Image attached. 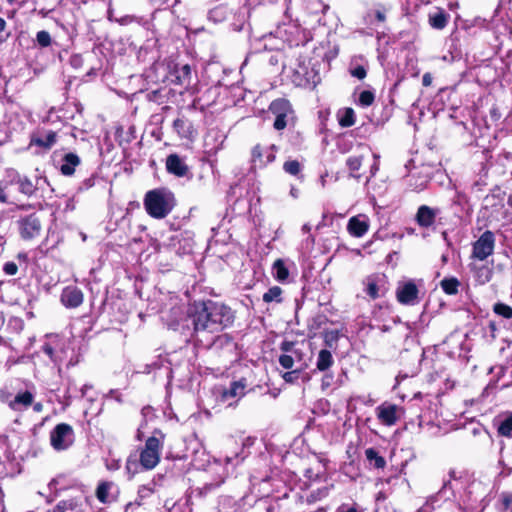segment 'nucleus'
Masks as SVG:
<instances>
[{"label":"nucleus","mask_w":512,"mask_h":512,"mask_svg":"<svg viewBox=\"0 0 512 512\" xmlns=\"http://www.w3.org/2000/svg\"><path fill=\"white\" fill-rule=\"evenodd\" d=\"M3 271L5 272V274L13 276L17 273L18 266L14 262H6L3 266Z\"/></svg>","instance_id":"nucleus-55"},{"label":"nucleus","mask_w":512,"mask_h":512,"mask_svg":"<svg viewBox=\"0 0 512 512\" xmlns=\"http://www.w3.org/2000/svg\"><path fill=\"white\" fill-rule=\"evenodd\" d=\"M97 180V175L92 174L90 177L84 179L78 186L77 191L78 192H84L92 188Z\"/></svg>","instance_id":"nucleus-46"},{"label":"nucleus","mask_w":512,"mask_h":512,"mask_svg":"<svg viewBox=\"0 0 512 512\" xmlns=\"http://www.w3.org/2000/svg\"><path fill=\"white\" fill-rule=\"evenodd\" d=\"M441 288L443 291L448 295H455L458 292V287L460 285V282L457 278L451 277V278H445L440 283Z\"/></svg>","instance_id":"nucleus-37"},{"label":"nucleus","mask_w":512,"mask_h":512,"mask_svg":"<svg viewBox=\"0 0 512 512\" xmlns=\"http://www.w3.org/2000/svg\"><path fill=\"white\" fill-rule=\"evenodd\" d=\"M375 100V94L371 90H363L360 92L357 104L363 108L369 107Z\"/></svg>","instance_id":"nucleus-39"},{"label":"nucleus","mask_w":512,"mask_h":512,"mask_svg":"<svg viewBox=\"0 0 512 512\" xmlns=\"http://www.w3.org/2000/svg\"><path fill=\"white\" fill-rule=\"evenodd\" d=\"M298 371H290V372H286L284 375H283V378L286 382H293L295 381V379L298 378Z\"/></svg>","instance_id":"nucleus-57"},{"label":"nucleus","mask_w":512,"mask_h":512,"mask_svg":"<svg viewBox=\"0 0 512 512\" xmlns=\"http://www.w3.org/2000/svg\"><path fill=\"white\" fill-rule=\"evenodd\" d=\"M269 109H270L271 113L274 114L275 116L293 113L290 102L283 98H279V99L272 101Z\"/></svg>","instance_id":"nucleus-27"},{"label":"nucleus","mask_w":512,"mask_h":512,"mask_svg":"<svg viewBox=\"0 0 512 512\" xmlns=\"http://www.w3.org/2000/svg\"><path fill=\"white\" fill-rule=\"evenodd\" d=\"M439 208H431L427 205H421L416 214V221L420 227L428 228L435 222L436 217L440 214Z\"/></svg>","instance_id":"nucleus-14"},{"label":"nucleus","mask_w":512,"mask_h":512,"mask_svg":"<svg viewBox=\"0 0 512 512\" xmlns=\"http://www.w3.org/2000/svg\"><path fill=\"white\" fill-rule=\"evenodd\" d=\"M338 339V332L337 331H330V332H327L325 334V344L332 348L333 347V344L337 341Z\"/></svg>","instance_id":"nucleus-54"},{"label":"nucleus","mask_w":512,"mask_h":512,"mask_svg":"<svg viewBox=\"0 0 512 512\" xmlns=\"http://www.w3.org/2000/svg\"><path fill=\"white\" fill-rule=\"evenodd\" d=\"M379 290L380 288L377 283L373 279L369 278L365 289L366 294L372 299H377L380 297Z\"/></svg>","instance_id":"nucleus-45"},{"label":"nucleus","mask_w":512,"mask_h":512,"mask_svg":"<svg viewBox=\"0 0 512 512\" xmlns=\"http://www.w3.org/2000/svg\"><path fill=\"white\" fill-rule=\"evenodd\" d=\"M337 118L341 127H351L355 124V112L352 108H344L338 111Z\"/></svg>","instance_id":"nucleus-30"},{"label":"nucleus","mask_w":512,"mask_h":512,"mask_svg":"<svg viewBox=\"0 0 512 512\" xmlns=\"http://www.w3.org/2000/svg\"><path fill=\"white\" fill-rule=\"evenodd\" d=\"M41 350L44 354H46L52 362L55 364H59L62 362V357L58 353V351L55 350V348L50 343H45Z\"/></svg>","instance_id":"nucleus-40"},{"label":"nucleus","mask_w":512,"mask_h":512,"mask_svg":"<svg viewBox=\"0 0 512 512\" xmlns=\"http://www.w3.org/2000/svg\"><path fill=\"white\" fill-rule=\"evenodd\" d=\"M497 315H500L506 319L512 318V307L504 303H496L493 308Z\"/></svg>","instance_id":"nucleus-42"},{"label":"nucleus","mask_w":512,"mask_h":512,"mask_svg":"<svg viewBox=\"0 0 512 512\" xmlns=\"http://www.w3.org/2000/svg\"><path fill=\"white\" fill-rule=\"evenodd\" d=\"M497 432L500 436L512 438V413L499 422Z\"/></svg>","instance_id":"nucleus-36"},{"label":"nucleus","mask_w":512,"mask_h":512,"mask_svg":"<svg viewBox=\"0 0 512 512\" xmlns=\"http://www.w3.org/2000/svg\"><path fill=\"white\" fill-rule=\"evenodd\" d=\"M41 182L48 184L46 178L36 177L35 180L33 181L28 176L21 175L19 173H15L10 180V183L12 185L17 186L18 191L20 193H22L23 195H25L29 198L36 195V192L40 188Z\"/></svg>","instance_id":"nucleus-7"},{"label":"nucleus","mask_w":512,"mask_h":512,"mask_svg":"<svg viewBox=\"0 0 512 512\" xmlns=\"http://www.w3.org/2000/svg\"><path fill=\"white\" fill-rule=\"evenodd\" d=\"M57 140V133L53 130L40 129L38 130L31 139V144L44 148L50 149Z\"/></svg>","instance_id":"nucleus-16"},{"label":"nucleus","mask_w":512,"mask_h":512,"mask_svg":"<svg viewBox=\"0 0 512 512\" xmlns=\"http://www.w3.org/2000/svg\"><path fill=\"white\" fill-rule=\"evenodd\" d=\"M430 177L428 174L416 177L415 174L408 175V185L414 191H422L426 188Z\"/></svg>","instance_id":"nucleus-31"},{"label":"nucleus","mask_w":512,"mask_h":512,"mask_svg":"<svg viewBox=\"0 0 512 512\" xmlns=\"http://www.w3.org/2000/svg\"><path fill=\"white\" fill-rule=\"evenodd\" d=\"M19 234L24 240L38 237L42 230L40 217L37 213L21 216L16 221Z\"/></svg>","instance_id":"nucleus-4"},{"label":"nucleus","mask_w":512,"mask_h":512,"mask_svg":"<svg viewBox=\"0 0 512 512\" xmlns=\"http://www.w3.org/2000/svg\"><path fill=\"white\" fill-rule=\"evenodd\" d=\"M419 290L416 284L408 281L399 285L396 291L397 300L404 305H415L418 303Z\"/></svg>","instance_id":"nucleus-11"},{"label":"nucleus","mask_w":512,"mask_h":512,"mask_svg":"<svg viewBox=\"0 0 512 512\" xmlns=\"http://www.w3.org/2000/svg\"><path fill=\"white\" fill-rule=\"evenodd\" d=\"M375 18L379 22H384L386 20L385 14L382 11H380V10L375 11Z\"/></svg>","instance_id":"nucleus-64"},{"label":"nucleus","mask_w":512,"mask_h":512,"mask_svg":"<svg viewBox=\"0 0 512 512\" xmlns=\"http://www.w3.org/2000/svg\"><path fill=\"white\" fill-rule=\"evenodd\" d=\"M347 230L354 237H362L368 231V224L357 217H352L348 222Z\"/></svg>","instance_id":"nucleus-25"},{"label":"nucleus","mask_w":512,"mask_h":512,"mask_svg":"<svg viewBox=\"0 0 512 512\" xmlns=\"http://www.w3.org/2000/svg\"><path fill=\"white\" fill-rule=\"evenodd\" d=\"M81 164L80 157L73 152L65 153L61 158L59 171L64 176H72L77 166Z\"/></svg>","instance_id":"nucleus-19"},{"label":"nucleus","mask_w":512,"mask_h":512,"mask_svg":"<svg viewBox=\"0 0 512 512\" xmlns=\"http://www.w3.org/2000/svg\"><path fill=\"white\" fill-rule=\"evenodd\" d=\"M470 267L471 271L474 273V277L479 284H485L491 280L493 271L490 267L486 265L478 266L476 264H471Z\"/></svg>","instance_id":"nucleus-22"},{"label":"nucleus","mask_w":512,"mask_h":512,"mask_svg":"<svg viewBox=\"0 0 512 512\" xmlns=\"http://www.w3.org/2000/svg\"><path fill=\"white\" fill-rule=\"evenodd\" d=\"M283 170L293 176H296L301 171V164L297 160H289L283 164Z\"/></svg>","instance_id":"nucleus-43"},{"label":"nucleus","mask_w":512,"mask_h":512,"mask_svg":"<svg viewBox=\"0 0 512 512\" xmlns=\"http://www.w3.org/2000/svg\"><path fill=\"white\" fill-rule=\"evenodd\" d=\"M165 166L169 174L179 178H192L189 166L186 164L185 160L176 153L167 156Z\"/></svg>","instance_id":"nucleus-8"},{"label":"nucleus","mask_w":512,"mask_h":512,"mask_svg":"<svg viewBox=\"0 0 512 512\" xmlns=\"http://www.w3.org/2000/svg\"><path fill=\"white\" fill-rule=\"evenodd\" d=\"M173 128L182 138H190L193 133L191 123L184 118H177L173 122Z\"/></svg>","instance_id":"nucleus-28"},{"label":"nucleus","mask_w":512,"mask_h":512,"mask_svg":"<svg viewBox=\"0 0 512 512\" xmlns=\"http://www.w3.org/2000/svg\"><path fill=\"white\" fill-rule=\"evenodd\" d=\"M350 73L353 77H356L360 80L364 79L367 75V70L364 66L358 65L350 70Z\"/></svg>","instance_id":"nucleus-51"},{"label":"nucleus","mask_w":512,"mask_h":512,"mask_svg":"<svg viewBox=\"0 0 512 512\" xmlns=\"http://www.w3.org/2000/svg\"><path fill=\"white\" fill-rule=\"evenodd\" d=\"M246 381L241 379L234 381L230 384L229 388L225 389L222 393V399L228 400L231 398H241L245 395Z\"/></svg>","instance_id":"nucleus-21"},{"label":"nucleus","mask_w":512,"mask_h":512,"mask_svg":"<svg viewBox=\"0 0 512 512\" xmlns=\"http://www.w3.org/2000/svg\"><path fill=\"white\" fill-rule=\"evenodd\" d=\"M334 363L333 356L331 352L327 349H322L319 351L316 361V368L321 371H327Z\"/></svg>","instance_id":"nucleus-26"},{"label":"nucleus","mask_w":512,"mask_h":512,"mask_svg":"<svg viewBox=\"0 0 512 512\" xmlns=\"http://www.w3.org/2000/svg\"><path fill=\"white\" fill-rule=\"evenodd\" d=\"M174 77L172 82L177 85L188 88L192 83V70L189 64L179 65L176 64L171 72Z\"/></svg>","instance_id":"nucleus-15"},{"label":"nucleus","mask_w":512,"mask_h":512,"mask_svg":"<svg viewBox=\"0 0 512 512\" xmlns=\"http://www.w3.org/2000/svg\"><path fill=\"white\" fill-rule=\"evenodd\" d=\"M74 503L72 501H60L53 512H72Z\"/></svg>","instance_id":"nucleus-49"},{"label":"nucleus","mask_w":512,"mask_h":512,"mask_svg":"<svg viewBox=\"0 0 512 512\" xmlns=\"http://www.w3.org/2000/svg\"><path fill=\"white\" fill-rule=\"evenodd\" d=\"M34 401V395L30 391L18 392L15 397L9 401L8 406L13 411H24L28 409Z\"/></svg>","instance_id":"nucleus-18"},{"label":"nucleus","mask_w":512,"mask_h":512,"mask_svg":"<svg viewBox=\"0 0 512 512\" xmlns=\"http://www.w3.org/2000/svg\"><path fill=\"white\" fill-rule=\"evenodd\" d=\"M290 115L291 114H282V115L275 116V121L273 124L274 128L276 130H283L284 128H286L287 123H288V117Z\"/></svg>","instance_id":"nucleus-47"},{"label":"nucleus","mask_w":512,"mask_h":512,"mask_svg":"<svg viewBox=\"0 0 512 512\" xmlns=\"http://www.w3.org/2000/svg\"><path fill=\"white\" fill-rule=\"evenodd\" d=\"M373 157L375 159V162L371 165L370 167V174H371V177L375 176L376 173L378 172L379 170V163H378V159H379V156L377 154H373Z\"/></svg>","instance_id":"nucleus-58"},{"label":"nucleus","mask_w":512,"mask_h":512,"mask_svg":"<svg viewBox=\"0 0 512 512\" xmlns=\"http://www.w3.org/2000/svg\"><path fill=\"white\" fill-rule=\"evenodd\" d=\"M286 41L291 47L304 46L310 38L309 33L296 25H289L285 30Z\"/></svg>","instance_id":"nucleus-13"},{"label":"nucleus","mask_w":512,"mask_h":512,"mask_svg":"<svg viewBox=\"0 0 512 512\" xmlns=\"http://www.w3.org/2000/svg\"><path fill=\"white\" fill-rule=\"evenodd\" d=\"M272 273L278 282H285L289 277V270L282 259H277L272 266Z\"/></svg>","instance_id":"nucleus-29"},{"label":"nucleus","mask_w":512,"mask_h":512,"mask_svg":"<svg viewBox=\"0 0 512 512\" xmlns=\"http://www.w3.org/2000/svg\"><path fill=\"white\" fill-rule=\"evenodd\" d=\"M501 511L512 510V494L502 493L500 495Z\"/></svg>","instance_id":"nucleus-48"},{"label":"nucleus","mask_w":512,"mask_h":512,"mask_svg":"<svg viewBox=\"0 0 512 512\" xmlns=\"http://www.w3.org/2000/svg\"><path fill=\"white\" fill-rule=\"evenodd\" d=\"M450 20V14L441 8H436L428 14L429 25L436 30L444 29Z\"/></svg>","instance_id":"nucleus-20"},{"label":"nucleus","mask_w":512,"mask_h":512,"mask_svg":"<svg viewBox=\"0 0 512 512\" xmlns=\"http://www.w3.org/2000/svg\"><path fill=\"white\" fill-rule=\"evenodd\" d=\"M228 13L229 11L226 6L219 5L209 11L208 17L210 20L217 23L224 21L227 18Z\"/></svg>","instance_id":"nucleus-34"},{"label":"nucleus","mask_w":512,"mask_h":512,"mask_svg":"<svg viewBox=\"0 0 512 512\" xmlns=\"http://www.w3.org/2000/svg\"><path fill=\"white\" fill-rule=\"evenodd\" d=\"M36 41L40 47H48L52 43L51 35L46 30H41L36 34Z\"/></svg>","instance_id":"nucleus-44"},{"label":"nucleus","mask_w":512,"mask_h":512,"mask_svg":"<svg viewBox=\"0 0 512 512\" xmlns=\"http://www.w3.org/2000/svg\"><path fill=\"white\" fill-rule=\"evenodd\" d=\"M144 206L150 216L163 219L175 206L174 194L167 188L150 190L145 195Z\"/></svg>","instance_id":"nucleus-2"},{"label":"nucleus","mask_w":512,"mask_h":512,"mask_svg":"<svg viewBox=\"0 0 512 512\" xmlns=\"http://www.w3.org/2000/svg\"><path fill=\"white\" fill-rule=\"evenodd\" d=\"M279 363L280 365L285 368V369H291L293 367V364H294V360L292 358V356L290 355H287V354H282L280 357H279Z\"/></svg>","instance_id":"nucleus-52"},{"label":"nucleus","mask_w":512,"mask_h":512,"mask_svg":"<svg viewBox=\"0 0 512 512\" xmlns=\"http://www.w3.org/2000/svg\"><path fill=\"white\" fill-rule=\"evenodd\" d=\"M282 289L279 286H273L263 294V301L265 303H281L282 302Z\"/></svg>","instance_id":"nucleus-35"},{"label":"nucleus","mask_w":512,"mask_h":512,"mask_svg":"<svg viewBox=\"0 0 512 512\" xmlns=\"http://www.w3.org/2000/svg\"><path fill=\"white\" fill-rule=\"evenodd\" d=\"M154 485H155V482H150L148 485L141 486V488L138 491L139 497L145 498V497H148L150 494H152L154 491Z\"/></svg>","instance_id":"nucleus-53"},{"label":"nucleus","mask_w":512,"mask_h":512,"mask_svg":"<svg viewBox=\"0 0 512 512\" xmlns=\"http://www.w3.org/2000/svg\"><path fill=\"white\" fill-rule=\"evenodd\" d=\"M187 318L192 325L191 337L196 345L206 349L223 348L232 343V337L220 332L233 326L235 311L223 302L194 301L189 305Z\"/></svg>","instance_id":"nucleus-1"},{"label":"nucleus","mask_w":512,"mask_h":512,"mask_svg":"<svg viewBox=\"0 0 512 512\" xmlns=\"http://www.w3.org/2000/svg\"><path fill=\"white\" fill-rule=\"evenodd\" d=\"M76 391V383L73 379L67 378V387L62 395L57 394V401L66 408L71 405L73 399V392Z\"/></svg>","instance_id":"nucleus-24"},{"label":"nucleus","mask_w":512,"mask_h":512,"mask_svg":"<svg viewBox=\"0 0 512 512\" xmlns=\"http://www.w3.org/2000/svg\"><path fill=\"white\" fill-rule=\"evenodd\" d=\"M362 162H363L362 155H352L347 158L346 165H347L352 177L357 178V179L360 178V175L355 174V172H357L360 169Z\"/></svg>","instance_id":"nucleus-33"},{"label":"nucleus","mask_w":512,"mask_h":512,"mask_svg":"<svg viewBox=\"0 0 512 512\" xmlns=\"http://www.w3.org/2000/svg\"><path fill=\"white\" fill-rule=\"evenodd\" d=\"M139 467H141L140 462L136 458H134V459L128 458L127 459L126 469H127L128 473L134 475L137 472Z\"/></svg>","instance_id":"nucleus-50"},{"label":"nucleus","mask_w":512,"mask_h":512,"mask_svg":"<svg viewBox=\"0 0 512 512\" xmlns=\"http://www.w3.org/2000/svg\"><path fill=\"white\" fill-rule=\"evenodd\" d=\"M61 303L67 308H76L83 303L84 295L77 286H67L61 293Z\"/></svg>","instance_id":"nucleus-12"},{"label":"nucleus","mask_w":512,"mask_h":512,"mask_svg":"<svg viewBox=\"0 0 512 512\" xmlns=\"http://www.w3.org/2000/svg\"><path fill=\"white\" fill-rule=\"evenodd\" d=\"M294 346V343L293 342H289V341H284L282 344H281V350L284 351V352H289L291 351L292 347Z\"/></svg>","instance_id":"nucleus-61"},{"label":"nucleus","mask_w":512,"mask_h":512,"mask_svg":"<svg viewBox=\"0 0 512 512\" xmlns=\"http://www.w3.org/2000/svg\"><path fill=\"white\" fill-rule=\"evenodd\" d=\"M399 412L400 408L397 405L388 402H384L376 408L378 420L386 426H393L397 423Z\"/></svg>","instance_id":"nucleus-10"},{"label":"nucleus","mask_w":512,"mask_h":512,"mask_svg":"<svg viewBox=\"0 0 512 512\" xmlns=\"http://www.w3.org/2000/svg\"><path fill=\"white\" fill-rule=\"evenodd\" d=\"M432 82V77L429 73H425L422 77V84L424 86H429Z\"/></svg>","instance_id":"nucleus-62"},{"label":"nucleus","mask_w":512,"mask_h":512,"mask_svg":"<svg viewBox=\"0 0 512 512\" xmlns=\"http://www.w3.org/2000/svg\"><path fill=\"white\" fill-rule=\"evenodd\" d=\"M331 487H332V485L330 487L323 486V487L311 490L305 496L306 497V501L309 502V503H315L317 501L322 500L323 498H325L328 495Z\"/></svg>","instance_id":"nucleus-32"},{"label":"nucleus","mask_w":512,"mask_h":512,"mask_svg":"<svg viewBox=\"0 0 512 512\" xmlns=\"http://www.w3.org/2000/svg\"><path fill=\"white\" fill-rule=\"evenodd\" d=\"M332 379V375L325 374L324 377L322 378V388L330 386Z\"/></svg>","instance_id":"nucleus-60"},{"label":"nucleus","mask_w":512,"mask_h":512,"mask_svg":"<svg viewBox=\"0 0 512 512\" xmlns=\"http://www.w3.org/2000/svg\"><path fill=\"white\" fill-rule=\"evenodd\" d=\"M0 202L9 203L8 196L1 186H0Z\"/></svg>","instance_id":"nucleus-63"},{"label":"nucleus","mask_w":512,"mask_h":512,"mask_svg":"<svg viewBox=\"0 0 512 512\" xmlns=\"http://www.w3.org/2000/svg\"><path fill=\"white\" fill-rule=\"evenodd\" d=\"M160 441L155 436L146 440L145 448L142 450L139 458L140 466L143 469H153L159 462L160 457Z\"/></svg>","instance_id":"nucleus-5"},{"label":"nucleus","mask_w":512,"mask_h":512,"mask_svg":"<svg viewBox=\"0 0 512 512\" xmlns=\"http://www.w3.org/2000/svg\"><path fill=\"white\" fill-rule=\"evenodd\" d=\"M112 482H101L96 490V496L102 503L110 502L109 490L111 489Z\"/></svg>","instance_id":"nucleus-38"},{"label":"nucleus","mask_w":512,"mask_h":512,"mask_svg":"<svg viewBox=\"0 0 512 512\" xmlns=\"http://www.w3.org/2000/svg\"><path fill=\"white\" fill-rule=\"evenodd\" d=\"M336 512H359L356 504H341Z\"/></svg>","instance_id":"nucleus-56"},{"label":"nucleus","mask_w":512,"mask_h":512,"mask_svg":"<svg viewBox=\"0 0 512 512\" xmlns=\"http://www.w3.org/2000/svg\"><path fill=\"white\" fill-rule=\"evenodd\" d=\"M245 443L241 444V450L239 452H235L233 455H226L224 462L226 467V477H237V474H234V470L245 460L248 456L245 452Z\"/></svg>","instance_id":"nucleus-17"},{"label":"nucleus","mask_w":512,"mask_h":512,"mask_svg":"<svg viewBox=\"0 0 512 512\" xmlns=\"http://www.w3.org/2000/svg\"><path fill=\"white\" fill-rule=\"evenodd\" d=\"M275 145L267 148L256 145L252 149L251 162L254 168H264L275 160Z\"/></svg>","instance_id":"nucleus-9"},{"label":"nucleus","mask_w":512,"mask_h":512,"mask_svg":"<svg viewBox=\"0 0 512 512\" xmlns=\"http://www.w3.org/2000/svg\"><path fill=\"white\" fill-rule=\"evenodd\" d=\"M495 248V235L492 231L486 230L473 243L472 258L484 261L493 254Z\"/></svg>","instance_id":"nucleus-6"},{"label":"nucleus","mask_w":512,"mask_h":512,"mask_svg":"<svg viewBox=\"0 0 512 512\" xmlns=\"http://www.w3.org/2000/svg\"><path fill=\"white\" fill-rule=\"evenodd\" d=\"M448 475L450 480H462L466 478H470L473 476V473H470L467 469H457V468H450L448 471Z\"/></svg>","instance_id":"nucleus-41"},{"label":"nucleus","mask_w":512,"mask_h":512,"mask_svg":"<svg viewBox=\"0 0 512 512\" xmlns=\"http://www.w3.org/2000/svg\"><path fill=\"white\" fill-rule=\"evenodd\" d=\"M82 57L80 55H74L70 59V63L73 67L79 68L82 65Z\"/></svg>","instance_id":"nucleus-59"},{"label":"nucleus","mask_w":512,"mask_h":512,"mask_svg":"<svg viewBox=\"0 0 512 512\" xmlns=\"http://www.w3.org/2000/svg\"><path fill=\"white\" fill-rule=\"evenodd\" d=\"M75 440L74 430L67 423L57 424L50 432V444L55 451L69 449Z\"/></svg>","instance_id":"nucleus-3"},{"label":"nucleus","mask_w":512,"mask_h":512,"mask_svg":"<svg viewBox=\"0 0 512 512\" xmlns=\"http://www.w3.org/2000/svg\"><path fill=\"white\" fill-rule=\"evenodd\" d=\"M366 460L370 467H374L376 469H383L386 465V460L383 456L380 455L379 451L375 448H367L365 450Z\"/></svg>","instance_id":"nucleus-23"}]
</instances>
